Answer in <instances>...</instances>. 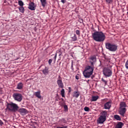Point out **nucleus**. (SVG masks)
I'll return each mask as SVG.
<instances>
[{"label":"nucleus","mask_w":128,"mask_h":128,"mask_svg":"<svg viewBox=\"0 0 128 128\" xmlns=\"http://www.w3.org/2000/svg\"><path fill=\"white\" fill-rule=\"evenodd\" d=\"M4 120V122H6V120Z\"/></svg>","instance_id":"nucleus-46"},{"label":"nucleus","mask_w":128,"mask_h":128,"mask_svg":"<svg viewBox=\"0 0 128 128\" xmlns=\"http://www.w3.org/2000/svg\"><path fill=\"white\" fill-rule=\"evenodd\" d=\"M18 112H20V114H26L28 112V110H26L21 108L18 110Z\"/></svg>","instance_id":"nucleus-13"},{"label":"nucleus","mask_w":128,"mask_h":128,"mask_svg":"<svg viewBox=\"0 0 128 128\" xmlns=\"http://www.w3.org/2000/svg\"><path fill=\"white\" fill-rule=\"evenodd\" d=\"M106 48V50H110V52H116L118 50V45L110 43V42H107L105 44Z\"/></svg>","instance_id":"nucleus-3"},{"label":"nucleus","mask_w":128,"mask_h":128,"mask_svg":"<svg viewBox=\"0 0 128 128\" xmlns=\"http://www.w3.org/2000/svg\"><path fill=\"white\" fill-rule=\"evenodd\" d=\"M28 8L30 10H36V4L34 2H30L29 4Z\"/></svg>","instance_id":"nucleus-7"},{"label":"nucleus","mask_w":128,"mask_h":128,"mask_svg":"<svg viewBox=\"0 0 128 128\" xmlns=\"http://www.w3.org/2000/svg\"><path fill=\"white\" fill-rule=\"evenodd\" d=\"M34 94L38 98H42V96H40V91L35 92Z\"/></svg>","instance_id":"nucleus-20"},{"label":"nucleus","mask_w":128,"mask_h":128,"mask_svg":"<svg viewBox=\"0 0 128 128\" xmlns=\"http://www.w3.org/2000/svg\"><path fill=\"white\" fill-rule=\"evenodd\" d=\"M61 2H62V4H66V0H61Z\"/></svg>","instance_id":"nucleus-39"},{"label":"nucleus","mask_w":128,"mask_h":128,"mask_svg":"<svg viewBox=\"0 0 128 128\" xmlns=\"http://www.w3.org/2000/svg\"><path fill=\"white\" fill-rule=\"evenodd\" d=\"M126 106H127L126 104V102H122L120 103L119 108H126Z\"/></svg>","instance_id":"nucleus-16"},{"label":"nucleus","mask_w":128,"mask_h":128,"mask_svg":"<svg viewBox=\"0 0 128 128\" xmlns=\"http://www.w3.org/2000/svg\"><path fill=\"white\" fill-rule=\"evenodd\" d=\"M76 80H78V78H79L78 76H76Z\"/></svg>","instance_id":"nucleus-43"},{"label":"nucleus","mask_w":128,"mask_h":128,"mask_svg":"<svg viewBox=\"0 0 128 128\" xmlns=\"http://www.w3.org/2000/svg\"><path fill=\"white\" fill-rule=\"evenodd\" d=\"M4 124V122L0 120V126H2Z\"/></svg>","instance_id":"nucleus-41"},{"label":"nucleus","mask_w":128,"mask_h":128,"mask_svg":"<svg viewBox=\"0 0 128 128\" xmlns=\"http://www.w3.org/2000/svg\"><path fill=\"white\" fill-rule=\"evenodd\" d=\"M18 4L20 6H24V2H22L21 0L18 1Z\"/></svg>","instance_id":"nucleus-29"},{"label":"nucleus","mask_w":128,"mask_h":128,"mask_svg":"<svg viewBox=\"0 0 128 128\" xmlns=\"http://www.w3.org/2000/svg\"><path fill=\"white\" fill-rule=\"evenodd\" d=\"M102 72L104 76L106 78H110V76H112V70L108 68H104Z\"/></svg>","instance_id":"nucleus-5"},{"label":"nucleus","mask_w":128,"mask_h":128,"mask_svg":"<svg viewBox=\"0 0 128 128\" xmlns=\"http://www.w3.org/2000/svg\"><path fill=\"white\" fill-rule=\"evenodd\" d=\"M84 110H85V112H90V108L88 106H85L84 108Z\"/></svg>","instance_id":"nucleus-32"},{"label":"nucleus","mask_w":128,"mask_h":128,"mask_svg":"<svg viewBox=\"0 0 128 128\" xmlns=\"http://www.w3.org/2000/svg\"><path fill=\"white\" fill-rule=\"evenodd\" d=\"M60 78V76H59V78Z\"/></svg>","instance_id":"nucleus-45"},{"label":"nucleus","mask_w":128,"mask_h":128,"mask_svg":"<svg viewBox=\"0 0 128 128\" xmlns=\"http://www.w3.org/2000/svg\"><path fill=\"white\" fill-rule=\"evenodd\" d=\"M71 70H74V62L73 61L72 62Z\"/></svg>","instance_id":"nucleus-36"},{"label":"nucleus","mask_w":128,"mask_h":128,"mask_svg":"<svg viewBox=\"0 0 128 128\" xmlns=\"http://www.w3.org/2000/svg\"><path fill=\"white\" fill-rule=\"evenodd\" d=\"M7 108L12 112H16L18 110V106L14 103H8Z\"/></svg>","instance_id":"nucleus-4"},{"label":"nucleus","mask_w":128,"mask_h":128,"mask_svg":"<svg viewBox=\"0 0 128 128\" xmlns=\"http://www.w3.org/2000/svg\"><path fill=\"white\" fill-rule=\"evenodd\" d=\"M4 94V92H2V88H0V94Z\"/></svg>","instance_id":"nucleus-40"},{"label":"nucleus","mask_w":128,"mask_h":128,"mask_svg":"<svg viewBox=\"0 0 128 128\" xmlns=\"http://www.w3.org/2000/svg\"><path fill=\"white\" fill-rule=\"evenodd\" d=\"M100 116H102V118H104L106 119V116H108V112H106V110L102 111L100 112Z\"/></svg>","instance_id":"nucleus-12"},{"label":"nucleus","mask_w":128,"mask_h":128,"mask_svg":"<svg viewBox=\"0 0 128 128\" xmlns=\"http://www.w3.org/2000/svg\"><path fill=\"white\" fill-rule=\"evenodd\" d=\"M64 110H68V106L67 105H64Z\"/></svg>","instance_id":"nucleus-37"},{"label":"nucleus","mask_w":128,"mask_h":128,"mask_svg":"<svg viewBox=\"0 0 128 128\" xmlns=\"http://www.w3.org/2000/svg\"><path fill=\"white\" fill-rule=\"evenodd\" d=\"M114 118H115L116 120H122V118L118 114L114 115Z\"/></svg>","instance_id":"nucleus-25"},{"label":"nucleus","mask_w":128,"mask_h":128,"mask_svg":"<svg viewBox=\"0 0 128 128\" xmlns=\"http://www.w3.org/2000/svg\"><path fill=\"white\" fill-rule=\"evenodd\" d=\"M56 128H68V126H64V125H61V126H57Z\"/></svg>","instance_id":"nucleus-33"},{"label":"nucleus","mask_w":128,"mask_h":128,"mask_svg":"<svg viewBox=\"0 0 128 128\" xmlns=\"http://www.w3.org/2000/svg\"><path fill=\"white\" fill-rule=\"evenodd\" d=\"M105 2L108 4H112L114 0H105Z\"/></svg>","instance_id":"nucleus-27"},{"label":"nucleus","mask_w":128,"mask_h":128,"mask_svg":"<svg viewBox=\"0 0 128 128\" xmlns=\"http://www.w3.org/2000/svg\"><path fill=\"white\" fill-rule=\"evenodd\" d=\"M68 90H69V92H72V88L70 87H69Z\"/></svg>","instance_id":"nucleus-42"},{"label":"nucleus","mask_w":128,"mask_h":128,"mask_svg":"<svg viewBox=\"0 0 128 128\" xmlns=\"http://www.w3.org/2000/svg\"><path fill=\"white\" fill-rule=\"evenodd\" d=\"M40 2H41V4L43 8H44L46 6V0H40Z\"/></svg>","instance_id":"nucleus-23"},{"label":"nucleus","mask_w":128,"mask_h":128,"mask_svg":"<svg viewBox=\"0 0 128 128\" xmlns=\"http://www.w3.org/2000/svg\"><path fill=\"white\" fill-rule=\"evenodd\" d=\"M76 40H78V38L76 37V35L74 34V36L72 37V40H73V42H76Z\"/></svg>","instance_id":"nucleus-28"},{"label":"nucleus","mask_w":128,"mask_h":128,"mask_svg":"<svg viewBox=\"0 0 128 128\" xmlns=\"http://www.w3.org/2000/svg\"><path fill=\"white\" fill-rule=\"evenodd\" d=\"M106 120V118L100 116L97 120V124H104V122Z\"/></svg>","instance_id":"nucleus-9"},{"label":"nucleus","mask_w":128,"mask_h":128,"mask_svg":"<svg viewBox=\"0 0 128 128\" xmlns=\"http://www.w3.org/2000/svg\"><path fill=\"white\" fill-rule=\"evenodd\" d=\"M24 88V84L22 82H19L16 88L17 90H22Z\"/></svg>","instance_id":"nucleus-15"},{"label":"nucleus","mask_w":128,"mask_h":128,"mask_svg":"<svg viewBox=\"0 0 128 128\" xmlns=\"http://www.w3.org/2000/svg\"><path fill=\"white\" fill-rule=\"evenodd\" d=\"M112 108V100H109L104 104V108L105 110H110Z\"/></svg>","instance_id":"nucleus-8"},{"label":"nucleus","mask_w":128,"mask_h":128,"mask_svg":"<svg viewBox=\"0 0 128 128\" xmlns=\"http://www.w3.org/2000/svg\"><path fill=\"white\" fill-rule=\"evenodd\" d=\"M73 98H78L80 96V92L78 91L74 92L72 95Z\"/></svg>","instance_id":"nucleus-18"},{"label":"nucleus","mask_w":128,"mask_h":128,"mask_svg":"<svg viewBox=\"0 0 128 128\" xmlns=\"http://www.w3.org/2000/svg\"><path fill=\"white\" fill-rule=\"evenodd\" d=\"M90 62H92L94 63V62H96V56H92L90 58Z\"/></svg>","instance_id":"nucleus-19"},{"label":"nucleus","mask_w":128,"mask_h":128,"mask_svg":"<svg viewBox=\"0 0 128 128\" xmlns=\"http://www.w3.org/2000/svg\"><path fill=\"white\" fill-rule=\"evenodd\" d=\"M13 98L14 100L20 102L22 100V95L20 93H14L12 95Z\"/></svg>","instance_id":"nucleus-6"},{"label":"nucleus","mask_w":128,"mask_h":128,"mask_svg":"<svg viewBox=\"0 0 128 128\" xmlns=\"http://www.w3.org/2000/svg\"><path fill=\"white\" fill-rule=\"evenodd\" d=\"M62 100H64V98H62Z\"/></svg>","instance_id":"nucleus-44"},{"label":"nucleus","mask_w":128,"mask_h":128,"mask_svg":"<svg viewBox=\"0 0 128 128\" xmlns=\"http://www.w3.org/2000/svg\"><path fill=\"white\" fill-rule=\"evenodd\" d=\"M58 122H60V124H66V120L64 118H62L59 120Z\"/></svg>","instance_id":"nucleus-24"},{"label":"nucleus","mask_w":128,"mask_h":128,"mask_svg":"<svg viewBox=\"0 0 128 128\" xmlns=\"http://www.w3.org/2000/svg\"><path fill=\"white\" fill-rule=\"evenodd\" d=\"M98 96H92L90 100L91 102H96L98 100Z\"/></svg>","instance_id":"nucleus-22"},{"label":"nucleus","mask_w":128,"mask_h":128,"mask_svg":"<svg viewBox=\"0 0 128 128\" xmlns=\"http://www.w3.org/2000/svg\"><path fill=\"white\" fill-rule=\"evenodd\" d=\"M61 94L62 98H64V89H62L61 90Z\"/></svg>","instance_id":"nucleus-30"},{"label":"nucleus","mask_w":128,"mask_h":128,"mask_svg":"<svg viewBox=\"0 0 128 128\" xmlns=\"http://www.w3.org/2000/svg\"><path fill=\"white\" fill-rule=\"evenodd\" d=\"M48 62L49 66H52V60L50 59V60H48Z\"/></svg>","instance_id":"nucleus-34"},{"label":"nucleus","mask_w":128,"mask_h":128,"mask_svg":"<svg viewBox=\"0 0 128 128\" xmlns=\"http://www.w3.org/2000/svg\"><path fill=\"white\" fill-rule=\"evenodd\" d=\"M57 84H58L59 88H64V83H62V80H57Z\"/></svg>","instance_id":"nucleus-11"},{"label":"nucleus","mask_w":128,"mask_h":128,"mask_svg":"<svg viewBox=\"0 0 128 128\" xmlns=\"http://www.w3.org/2000/svg\"><path fill=\"white\" fill-rule=\"evenodd\" d=\"M59 54V56H62V52L60 51H57L56 52V54L54 58V62H56V56H57V54Z\"/></svg>","instance_id":"nucleus-21"},{"label":"nucleus","mask_w":128,"mask_h":128,"mask_svg":"<svg viewBox=\"0 0 128 128\" xmlns=\"http://www.w3.org/2000/svg\"><path fill=\"white\" fill-rule=\"evenodd\" d=\"M122 126H124V123L122 122H118L115 128H122Z\"/></svg>","instance_id":"nucleus-17"},{"label":"nucleus","mask_w":128,"mask_h":128,"mask_svg":"<svg viewBox=\"0 0 128 128\" xmlns=\"http://www.w3.org/2000/svg\"><path fill=\"white\" fill-rule=\"evenodd\" d=\"M42 72L45 76H46V74H50V70H48V68L46 66L44 69L42 70Z\"/></svg>","instance_id":"nucleus-14"},{"label":"nucleus","mask_w":128,"mask_h":128,"mask_svg":"<svg viewBox=\"0 0 128 128\" xmlns=\"http://www.w3.org/2000/svg\"><path fill=\"white\" fill-rule=\"evenodd\" d=\"M76 34H78V36L80 34V30H76Z\"/></svg>","instance_id":"nucleus-38"},{"label":"nucleus","mask_w":128,"mask_h":128,"mask_svg":"<svg viewBox=\"0 0 128 128\" xmlns=\"http://www.w3.org/2000/svg\"><path fill=\"white\" fill-rule=\"evenodd\" d=\"M102 82L104 83L105 86H106V84H108V81L106 80L104 78H102Z\"/></svg>","instance_id":"nucleus-31"},{"label":"nucleus","mask_w":128,"mask_h":128,"mask_svg":"<svg viewBox=\"0 0 128 128\" xmlns=\"http://www.w3.org/2000/svg\"><path fill=\"white\" fill-rule=\"evenodd\" d=\"M119 114L120 116H124V114L126 112V108H119Z\"/></svg>","instance_id":"nucleus-10"},{"label":"nucleus","mask_w":128,"mask_h":128,"mask_svg":"<svg viewBox=\"0 0 128 128\" xmlns=\"http://www.w3.org/2000/svg\"><path fill=\"white\" fill-rule=\"evenodd\" d=\"M125 66L127 70H128V60L126 62L125 64Z\"/></svg>","instance_id":"nucleus-35"},{"label":"nucleus","mask_w":128,"mask_h":128,"mask_svg":"<svg viewBox=\"0 0 128 128\" xmlns=\"http://www.w3.org/2000/svg\"><path fill=\"white\" fill-rule=\"evenodd\" d=\"M92 38L95 42H103L106 40V34L102 32H94L92 33Z\"/></svg>","instance_id":"nucleus-1"},{"label":"nucleus","mask_w":128,"mask_h":128,"mask_svg":"<svg viewBox=\"0 0 128 128\" xmlns=\"http://www.w3.org/2000/svg\"><path fill=\"white\" fill-rule=\"evenodd\" d=\"M19 10L20 12H22V14H24V6H21L19 8Z\"/></svg>","instance_id":"nucleus-26"},{"label":"nucleus","mask_w":128,"mask_h":128,"mask_svg":"<svg viewBox=\"0 0 128 128\" xmlns=\"http://www.w3.org/2000/svg\"><path fill=\"white\" fill-rule=\"evenodd\" d=\"M91 64L90 66H86L84 71L83 72V74L84 78H90L94 74V62L90 61Z\"/></svg>","instance_id":"nucleus-2"}]
</instances>
